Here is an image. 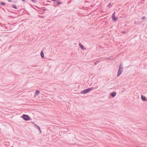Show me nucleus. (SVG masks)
<instances>
[{"mask_svg":"<svg viewBox=\"0 0 147 147\" xmlns=\"http://www.w3.org/2000/svg\"><path fill=\"white\" fill-rule=\"evenodd\" d=\"M116 95V93L115 92H112L111 94V96L112 97H114Z\"/></svg>","mask_w":147,"mask_h":147,"instance_id":"nucleus-5","label":"nucleus"},{"mask_svg":"<svg viewBox=\"0 0 147 147\" xmlns=\"http://www.w3.org/2000/svg\"><path fill=\"white\" fill-rule=\"evenodd\" d=\"M99 62V61H96L94 63V65H96V64H97Z\"/></svg>","mask_w":147,"mask_h":147,"instance_id":"nucleus-12","label":"nucleus"},{"mask_svg":"<svg viewBox=\"0 0 147 147\" xmlns=\"http://www.w3.org/2000/svg\"><path fill=\"white\" fill-rule=\"evenodd\" d=\"M33 2H35V0H30Z\"/></svg>","mask_w":147,"mask_h":147,"instance_id":"nucleus-18","label":"nucleus"},{"mask_svg":"<svg viewBox=\"0 0 147 147\" xmlns=\"http://www.w3.org/2000/svg\"><path fill=\"white\" fill-rule=\"evenodd\" d=\"M12 7L13 8L15 9H17V7H16V6L15 5H12Z\"/></svg>","mask_w":147,"mask_h":147,"instance_id":"nucleus-10","label":"nucleus"},{"mask_svg":"<svg viewBox=\"0 0 147 147\" xmlns=\"http://www.w3.org/2000/svg\"><path fill=\"white\" fill-rule=\"evenodd\" d=\"M23 119L26 121L30 120V118L28 115H24L22 116Z\"/></svg>","mask_w":147,"mask_h":147,"instance_id":"nucleus-2","label":"nucleus"},{"mask_svg":"<svg viewBox=\"0 0 147 147\" xmlns=\"http://www.w3.org/2000/svg\"><path fill=\"white\" fill-rule=\"evenodd\" d=\"M79 45L80 48L82 49H84V47L83 45H82L81 43L79 44Z\"/></svg>","mask_w":147,"mask_h":147,"instance_id":"nucleus-8","label":"nucleus"},{"mask_svg":"<svg viewBox=\"0 0 147 147\" xmlns=\"http://www.w3.org/2000/svg\"><path fill=\"white\" fill-rule=\"evenodd\" d=\"M123 71V68H121V67H119L117 75V76H119L121 74Z\"/></svg>","mask_w":147,"mask_h":147,"instance_id":"nucleus-3","label":"nucleus"},{"mask_svg":"<svg viewBox=\"0 0 147 147\" xmlns=\"http://www.w3.org/2000/svg\"><path fill=\"white\" fill-rule=\"evenodd\" d=\"M115 12L112 15V20L115 22L117 21L118 19V18L117 17H115Z\"/></svg>","mask_w":147,"mask_h":147,"instance_id":"nucleus-4","label":"nucleus"},{"mask_svg":"<svg viewBox=\"0 0 147 147\" xmlns=\"http://www.w3.org/2000/svg\"><path fill=\"white\" fill-rule=\"evenodd\" d=\"M34 126L35 127H37V126H37V125L36 124H35V123H34Z\"/></svg>","mask_w":147,"mask_h":147,"instance_id":"nucleus-17","label":"nucleus"},{"mask_svg":"<svg viewBox=\"0 0 147 147\" xmlns=\"http://www.w3.org/2000/svg\"><path fill=\"white\" fill-rule=\"evenodd\" d=\"M51 0L52 1H57V0Z\"/></svg>","mask_w":147,"mask_h":147,"instance_id":"nucleus-22","label":"nucleus"},{"mask_svg":"<svg viewBox=\"0 0 147 147\" xmlns=\"http://www.w3.org/2000/svg\"><path fill=\"white\" fill-rule=\"evenodd\" d=\"M94 88L93 87L89 88L87 89L84 90L83 91H81L80 93L86 94L88 92L92 90Z\"/></svg>","mask_w":147,"mask_h":147,"instance_id":"nucleus-1","label":"nucleus"},{"mask_svg":"<svg viewBox=\"0 0 147 147\" xmlns=\"http://www.w3.org/2000/svg\"><path fill=\"white\" fill-rule=\"evenodd\" d=\"M40 55L42 58H43L44 57V56L43 51H42L41 52Z\"/></svg>","mask_w":147,"mask_h":147,"instance_id":"nucleus-6","label":"nucleus"},{"mask_svg":"<svg viewBox=\"0 0 147 147\" xmlns=\"http://www.w3.org/2000/svg\"><path fill=\"white\" fill-rule=\"evenodd\" d=\"M108 6L109 7H110L112 6V5L111 4V3H109L108 5Z\"/></svg>","mask_w":147,"mask_h":147,"instance_id":"nucleus-13","label":"nucleus"},{"mask_svg":"<svg viewBox=\"0 0 147 147\" xmlns=\"http://www.w3.org/2000/svg\"><path fill=\"white\" fill-rule=\"evenodd\" d=\"M141 98L142 100L143 101H145L146 100V98L145 96L141 95Z\"/></svg>","mask_w":147,"mask_h":147,"instance_id":"nucleus-7","label":"nucleus"},{"mask_svg":"<svg viewBox=\"0 0 147 147\" xmlns=\"http://www.w3.org/2000/svg\"><path fill=\"white\" fill-rule=\"evenodd\" d=\"M57 4L58 5L60 4H61V3L59 1H57Z\"/></svg>","mask_w":147,"mask_h":147,"instance_id":"nucleus-14","label":"nucleus"},{"mask_svg":"<svg viewBox=\"0 0 147 147\" xmlns=\"http://www.w3.org/2000/svg\"><path fill=\"white\" fill-rule=\"evenodd\" d=\"M39 130L40 133H41V129H40Z\"/></svg>","mask_w":147,"mask_h":147,"instance_id":"nucleus-20","label":"nucleus"},{"mask_svg":"<svg viewBox=\"0 0 147 147\" xmlns=\"http://www.w3.org/2000/svg\"><path fill=\"white\" fill-rule=\"evenodd\" d=\"M0 5H5V3L3 2H1Z\"/></svg>","mask_w":147,"mask_h":147,"instance_id":"nucleus-11","label":"nucleus"},{"mask_svg":"<svg viewBox=\"0 0 147 147\" xmlns=\"http://www.w3.org/2000/svg\"><path fill=\"white\" fill-rule=\"evenodd\" d=\"M8 1L9 2H12V1H11V0H8Z\"/></svg>","mask_w":147,"mask_h":147,"instance_id":"nucleus-21","label":"nucleus"},{"mask_svg":"<svg viewBox=\"0 0 147 147\" xmlns=\"http://www.w3.org/2000/svg\"><path fill=\"white\" fill-rule=\"evenodd\" d=\"M145 16H143V17H142V19H145Z\"/></svg>","mask_w":147,"mask_h":147,"instance_id":"nucleus-16","label":"nucleus"},{"mask_svg":"<svg viewBox=\"0 0 147 147\" xmlns=\"http://www.w3.org/2000/svg\"><path fill=\"white\" fill-rule=\"evenodd\" d=\"M40 93V92L38 90H36L35 92V94L37 96L39 95Z\"/></svg>","mask_w":147,"mask_h":147,"instance_id":"nucleus-9","label":"nucleus"},{"mask_svg":"<svg viewBox=\"0 0 147 147\" xmlns=\"http://www.w3.org/2000/svg\"><path fill=\"white\" fill-rule=\"evenodd\" d=\"M121 67V68H123V67H122V65H120L119 67Z\"/></svg>","mask_w":147,"mask_h":147,"instance_id":"nucleus-19","label":"nucleus"},{"mask_svg":"<svg viewBox=\"0 0 147 147\" xmlns=\"http://www.w3.org/2000/svg\"><path fill=\"white\" fill-rule=\"evenodd\" d=\"M23 1H24V0H22Z\"/></svg>","mask_w":147,"mask_h":147,"instance_id":"nucleus-24","label":"nucleus"},{"mask_svg":"<svg viewBox=\"0 0 147 147\" xmlns=\"http://www.w3.org/2000/svg\"><path fill=\"white\" fill-rule=\"evenodd\" d=\"M122 33H124L125 32L124 31H123V32H122Z\"/></svg>","mask_w":147,"mask_h":147,"instance_id":"nucleus-23","label":"nucleus"},{"mask_svg":"<svg viewBox=\"0 0 147 147\" xmlns=\"http://www.w3.org/2000/svg\"><path fill=\"white\" fill-rule=\"evenodd\" d=\"M37 129H38V130L40 129V127L38 126H37Z\"/></svg>","mask_w":147,"mask_h":147,"instance_id":"nucleus-15","label":"nucleus"}]
</instances>
